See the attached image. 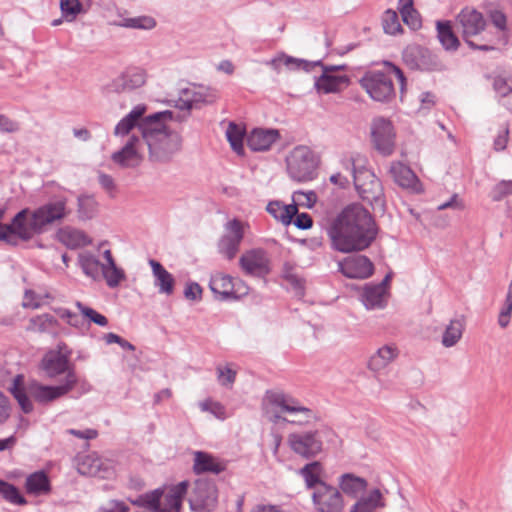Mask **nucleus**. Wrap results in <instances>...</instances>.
<instances>
[{"instance_id":"f257e3e1","label":"nucleus","mask_w":512,"mask_h":512,"mask_svg":"<svg viewBox=\"0 0 512 512\" xmlns=\"http://www.w3.org/2000/svg\"><path fill=\"white\" fill-rule=\"evenodd\" d=\"M376 234L371 214L359 204L347 206L328 228L332 248L342 253L368 248Z\"/></svg>"},{"instance_id":"f03ea898","label":"nucleus","mask_w":512,"mask_h":512,"mask_svg":"<svg viewBox=\"0 0 512 512\" xmlns=\"http://www.w3.org/2000/svg\"><path fill=\"white\" fill-rule=\"evenodd\" d=\"M171 119L172 112L163 111L145 117L140 124L142 138L153 161H167L181 148L180 135L166 124V121Z\"/></svg>"},{"instance_id":"7ed1b4c3","label":"nucleus","mask_w":512,"mask_h":512,"mask_svg":"<svg viewBox=\"0 0 512 512\" xmlns=\"http://www.w3.org/2000/svg\"><path fill=\"white\" fill-rule=\"evenodd\" d=\"M263 410L270 421H280L294 425H307L317 419L314 410L304 406L298 399L282 390H267L262 400Z\"/></svg>"},{"instance_id":"20e7f679","label":"nucleus","mask_w":512,"mask_h":512,"mask_svg":"<svg viewBox=\"0 0 512 512\" xmlns=\"http://www.w3.org/2000/svg\"><path fill=\"white\" fill-rule=\"evenodd\" d=\"M360 162V158L351 157L344 163L353 176L355 189L363 201L373 208L383 209L384 193L381 182L371 170L361 166Z\"/></svg>"},{"instance_id":"39448f33","label":"nucleus","mask_w":512,"mask_h":512,"mask_svg":"<svg viewBox=\"0 0 512 512\" xmlns=\"http://www.w3.org/2000/svg\"><path fill=\"white\" fill-rule=\"evenodd\" d=\"M387 68L388 72L369 71L360 79L361 87L378 102H387L395 96L392 75L399 81L401 91L405 87L406 79L402 70L392 63H388Z\"/></svg>"},{"instance_id":"423d86ee","label":"nucleus","mask_w":512,"mask_h":512,"mask_svg":"<svg viewBox=\"0 0 512 512\" xmlns=\"http://www.w3.org/2000/svg\"><path fill=\"white\" fill-rule=\"evenodd\" d=\"M285 161L287 173L293 181L303 183L316 178L319 159L308 146L294 147Z\"/></svg>"},{"instance_id":"0eeeda50","label":"nucleus","mask_w":512,"mask_h":512,"mask_svg":"<svg viewBox=\"0 0 512 512\" xmlns=\"http://www.w3.org/2000/svg\"><path fill=\"white\" fill-rule=\"evenodd\" d=\"M457 23L460 26L463 39L472 49L491 51L494 50V46L490 44L491 40L488 39L487 34L482 36V40L485 43H478L473 40L485 31L486 20L481 12L472 7L463 8L456 18Z\"/></svg>"},{"instance_id":"6e6552de","label":"nucleus","mask_w":512,"mask_h":512,"mask_svg":"<svg viewBox=\"0 0 512 512\" xmlns=\"http://www.w3.org/2000/svg\"><path fill=\"white\" fill-rule=\"evenodd\" d=\"M188 482L164 490L156 489L143 497L144 504L155 512H179L183 496L186 493Z\"/></svg>"},{"instance_id":"1a4fd4ad","label":"nucleus","mask_w":512,"mask_h":512,"mask_svg":"<svg viewBox=\"0 0 512 512\" xmlns=\"http://www.w3.org/2000/svg\"><path fill=\"white\" fill-rule=\"evenodd\" d=\"M209 286L220 300H237L249 293V287L244 281L223 273L212 275Z\"/></svg>"},{"instance_id":"9d476101","label":"nucleus","mask_w":512,"mask_h":512,"mask_svg":"<svg viewBox=\"0 0 512 512\" xmlns=\"http://www.w3.org/2000/svg\"><path fill=\"white\" fill-rule=\"evenodd\" d=\"M312 504L317 512H342L345 507L344 496L338 487L321 483L311 493Z\"/></svg>"},{"instance_id":"9b49d317","label":"nucleus","mask_w":512,"mask_h":512,"mask_svg":"<svg viewBox=\"0 0 512 512\" xmlns=\"http://www.w3.org/2000/svg\"><path fill=\"white\" fill-rule=\"evenodd\" d=\"M403 60L411 69L421 71H441L444 68L435 54L417 44L409 45L404 49Z\"/></svg>"},{"instance_id":"f8f14e48","label":"nucleus","mask_w":512,"mask_h":512,"mask_svg":"<svg viewBox=\"0 0 512 512\" xmlns=\"http://www.w3.org/2000/svg\"><path fill=\"white\" fill-rule=\"evenodd\" d=\"M395 130L392 122L384 117H376L371 123V138L375 149L389 156L395 148Z\"/></svg>"},{"instance_id":"ddd939ff","label":"nucleus","mask_w":512,"mask_h":512,"mask_svg":"<svg viewBox=\"0 0 512 512\" xmlns=\"http://www.w3.org/2000/svg\"><path fill=\"white\" fill-rule=\"evenodd\" d=\"M291 450L304 458H311L322 450L321 431L295 432L288 435Z\"/></svg>"},{"instance_id":"4468645a","label":"nucleus","mask_w":512,"mask_h":512,"mask_svg":"<svg viewBox=\"0 0 512 512\" xmlns=\"http://www.w3.org/2000/svg\"><path fill=\"white\" fill-rule=\"evenodd\" d=\"M77 381L76 373L74 371H69L64 383L59 386H47L38 382H32L28 386V391L36 401L40 403H47L66 395L74 388Z\"/></svg>"},{"instance_id":"2eb2a0df","label":"nucleus","mask_w":512,"mask_h":512,"mask_svg":"<svg viewBox=\"0 0 512 512\" xmlns=\"http://www.w3.org/2000/svg\"><path fill=\"white\" fill-rule=\"evenodd\" d=\"M314 66L322 67V74L315 80V88L320 93H336L349 82L346 75L335 74V71L343 69L344 66H325L321 61L313 62L312 67Z\"/></svg>"},{"instance_id":"dca6fc26","label":"nucleus","mask_w":512,"mask_h":512,"mask_svg":"<svg viewBox=\"0 0 512 512\" xmlns=\"http://www.w3.org/2000/svg\"><path fill=\"white\" fill-rule=\"evenodd\" d=\"M244 237V225L241 221L233 219L225 225V233L221 237L218 248L227 259H233Z\"/></svg>"},{"instance_id":"f3484780","label":"nucleus","mask_w":512,"mask_h":512,"mask_svg":"<svg viewBox=\"0 0 512 512\" xmlns=\"http://www.w3.org/2000/svg\"><path fill=\"white\" fill-rule=\"evenodd\" d=\"M57 348L46 353L41 361L42 369L50 378L73 371L69 366L70 351L67 350L66 345L59 344Z\"/></svg>"},{"instance_id":"a211bd4d","label":"nucleus","mask_w":512,"mask_h":512,"mask_svg":"<svg viewBox=\"0 0 512 512\" xmlns=\"http://www.w3.org/2000/svg\"><path fill=\"white\" fill-rule=\"evenodd\" d=\"M217 502V488L209 479L194 480V511L210 512Z\"/></svg>"},{"instance_id":"6ab92c4d","label":"nucleus","mask_w":512,"mask_h":512,"mask_svg":"<svg viewBox=\"0 0 512 512\" xmlns=\"http://www.w3.org/2000/svg\"><path fill=\"white\" fill-rule=\"evenodd\" d=\"M339 271L350 279H366L374 272V265L364 255H353L338 262Z\"/></svg>"},{"instance_id":"aec40b11","label":"nucleus","mask_w":512,"mask_h":512,"mask_svg":"<svg viewBox=\"0 0 512 512\" xmlns=\"http://www.w3.org/2000/svg\"><path fill=\"white\" fill-rule=\"evenodd\" d=\"M242 270L251 276L264 277L270 272L269 259L262 249H252L244 253L239 260Z\"/></svg>"},{"instance_id":"412c9836","label":"nucleus","mask_w":512,"mask_h":512,"mask_svg":"<svg viewBox=\"0 0 512 512\" xmlns=\"http://www.w3.org/2000/svg\"><path fill=\"white\" fill-rule=\"evenodd\" d=\"M112 161L122 168L137 167L142 160L140 153V139L132 136L127 143L111 155Z\"/></svg>"},{"instance_id":"4be33fe9","label":"nucleus","mask_w":512,"mask_h":512,"mask_svg":"<svg viewBox=\"0 0 512 512\" xmlns=\"http://www.w3.org/2000/svg\"><path fill=\"white\" fill-rule=\"evenodd\" d=\"M388 289L384 285L365 284L360 301L368 310L384 309L388 302Z\"/></svg>"},{"instance_id":"5701e85b","label":"nucleus","mask_w":512,"mask_h":512,"mask_svg":"<svg viewBox=\"0 0 512 512\" xmlns=\"http://www.w3.org/2000/svg\"><path fill=\"white\" fill-rule=\"evenodd\" d=\"M385 507L384 492L379 488H373L355 501L350 508V512H380Z\"/></svg>"},{"instance_id":"b1692460","label":"nucleus","mask_w":512,"mask_h":512,"mask_svg":"<svg viewBox=\"0 0 512 512\" xmlns=\"http://www.w3.org/2000/svg\"><path fill=\"white\" fill-rule=\"evenodd\" d=\"M226 462L204 451H194V474L211 473L218 475L225 471Z\"/></svg>"},{"instance_id":"393cba45","label":"nucleus","mask_w":512,"mask_h":512,"mask_svg":"<svg viewBox=\"0 0 512 512\" xmlns=\"http://www.w3.org/2000/svg\"><path fill=\"white\" fill-rule=\"evenodd\" d=\"M338 488L342 494L357 500L366 494L368 481L353 473H344L338 478Z\"/></svg>"},{"instance_id":"a878e982","label":"nucleus","mask_w":512,"mask_h":512,"mask_svg":"<svg viewBox=\"0 0 512 512\" xmlns=\"http://www.w3.org/2000/svg\"><path fill=\"white\" fill-rule=\"evenodd\" d=\"M148 263L152 270L154 286L158 289V292L167 296L172 295L175 287L173 275L160 262L154 259H150Z\"/></svg>"},{"instance_id":"bb28decb","label":"nucleus","mask_w":512,"mask_h":512,"mask_svg":"<svg viewBox=\"0 0 512 512\" xmlns=\"http://www.w3.org/2000/svg\"><path fill=\"white\" fill-rule=\"evenodd\" d=\"M278 138L276 129H254L247 137V145L253 151H267Z\"/></svg>"},{"instance_id":"cd10ccee","label":"nucleus","mask_w":512,"mask_h":512,"mask_svg":"<svg viewBox=\"0 0 512 512\" xmlns=\"http://www.w3.org/2000/svg\"><path fill=\"white\" fill-rule=\"evenodd\" d=\"M399 356V350L396 345L388 344L380 347L369 359L368 368L373 372H379L385 369Z\"/></svg>"},{"instance_id":"c85d7f7f","label":"nucleus","mask_w":512,"mask_h":512,"mask_svg":"<svg viewBox=\"0 0 512 512\" xmlns=\"http://www.w3.org/2000/svg\"><path fill=\"white\" fill-rule=\"evenodd\" d=\"M103 257L105 261L102 267L101 278L106 280L110 288H115L125 279V273L121 268L116 266L109 249L103 252Z\"/></svg>"},{"instance_id":"c756f323","label":"nucleus","mask_w":512,"mask_h":512,"mask_svg":"<svg viewBox=\"0 0 512 512\" xmlns=\"http://www.w3.org/2000/svg\"><path fill=\"white\" fill-rule=\"evenodd\" d=\"M389 171L399 186L416 190L419 181L410 167L401 162H394L391 164Z\"/></svg>"},{"instance_id":"7c9ffc66","label":"nucleus","mask_w":512,"mask_h":512,"mask_svg":"<svg viewBox=\"0 0 512 512\" xmlns=\"http://www.w3.org/2000/svg\"><path fill=\"white\" fill-rule=\"evenodd\" d=\"M145 112L146 107L144 105L135 106L123 119L118 122L114 129V134L116 136H126L134 127L138 126L140 128V124L145 119L142 118Z\"/></svg>"},{"instance_id":"2f4dec72","label":"nucleus","mask_w":512,"mask_h":512,"mask_svg":"<svg viewBox=\"0 0 512 512\" xmlns=\"http://www.w3.org/2000/svg\"><path fill=\"white\" fill-rule=\"evenodd\" d=\"M26 492L33 496L46 495L51 491L50 480L47 474L43 471H37L25 480Z\"/></svg>"},{"instance_id":"473e14b6","label":"nucleus","mask_w":512,"mask_h":512,"mask_svg":"<svg viewBox=\"0 0 512 512\" xmlns=\"http://www.w3.org/2000/svg\"><path fill=\"white\" fill-rule=\"evenodd\" d=\"M58 238L61 243L70 249L82 248L91 243V239L85 232L70 227L61 229Z\"/></svg>"},{"instance_id":"72a5a7b5","label":"nucleus","mask_w":512,"mask_h":512,"mask_svg":"<svg viewBox=\"0 0 512 512\" xmlns=\"http://www.w3.org/2000/svg\"><path fill=\"white\" fill-rule=\"evenodd\" d=\"M219 98L220 92L217 88L204 84H194V109H202L213 105Z\"/></svg>"},{"instance_id":"f704fd0d","label":"nucleus","mask_w":512,"mask_h":512,"mask_svg":"<svg viewBox=\"0 0 512 512\" xmlns=\"http://www.w3.org/2000/svg\"><path fill=\"white\" fill-rule=\"evenodd\" d=\"M197 406L200 412L218 421H225L231 416L227 407L212 397H206L202 400H199Z\"/></svg>"},{"instance_id":"c9c22d12","label":"nucleus","mask_w":512,"mask_h":512,"mask_svg":"<svg viewBox=\"0 0 512 512\" xmlns=\"http://www.w3.org/2000/svg\"><path fill=\"white\" fill-rule=\"evenodd\" d=\"M298 473L304 479L306 489L312 490V492L316 490L321 483H326L321 479L323 466L318 461L307 463Z\"/></svg>"},{"instance_id":"e433bc0d","label":"nucleus","mask_w":512,"mask_h":512,"mask_svg":"<svg viewBox=\"0 0 512 512\" xmlns=\"http://www.w3.org/2000/svg\"><path fill=\"white\" fill-rule=\"evenodd\" d=\"M78 263L83 271V273L93 279L100 280L102 267L104 266V262H100V260L91 252L85 251L79 254Z\"/></svg>"},{"instance_id":"4c0bfd02","label":"nucleus","mask_w":512,"mask_h":512,"mask_svg":"<svg viewBox=\"0 0 512 512\" xmlns=\"http://www.w3.org/2000/svg\"><path fill=\"white\" fill-rule=\"evenodd\" d=\"M464 328L465 321L463 318H455L450 320L442 335V345L446 348L455 346L462 338Z\"/></svg>"},{"instance_id":"58836bf2","label":"nucleus","mask_w":512,"mask_h":512,"mask_svg":"<svg viewBox=\"0 0 512 512\" xmlns=\"http://www.w3.org/2000/svg\"><path fill=\"white\" fill-rule=\"evenodd\" d=\"M267 211L276 220L288 225L291 223L293 216L298 212L296 204L284 205L280 201H271L267 205Z\"/></svg>"},{"instance_id":"ea45409f","label":"nucleus","mask_w":512,"mask_h":512,"mask_svg":"<svg viewBox=\"0 0 512 512\" xmlns=\"http://www.w3.org/2000/svg\"><path fill=\"white\" fill-rule=\"evenodd\" d=\"M268 64L272 67L273 70H275L276 72H280L283 66L290 70L302 69L305 71H310L313 63L307 62L302 59L294 58L286 54H281L273 58Z\"/></svg>"},{"instance_id":"a19ab883","label":"nucleus","mask_w":512,"mask_h":512,"mask_svg":"<svg viewBox=\"0 0 512 512\" xmlns=\"http://www.w3.org/2000/svg\"><path fill=\"white\" fill-rule=\"evenodd\" d=\"M78 471L83 475L106 477V469H103V462L96 454L85 456L78 464Z\"/></svg>"},{"instance_id":"79ce46f5","label":"nucleus","mask_w":512,"mask_h":512,"mask_svg":"<svg viewBox=\"0 0 512 512\" xmlns=\"http://www.w3.org/2000/svg\"><path fill=\"white\" fill-rule=\"evenodd\" d=\"M437 37L445 50L455 51L460 45L459 39L454 34L450 22L437 21Z\"/></svg>"},{"instance_id":"37998d69","label":"nucleus","mask_w":512,"mask_h":512,"mask_svg":"<svg viewBox=\"0 0 512 512\" xmlns=\"http://www.w3.org/2000/svg\"><path fill=\"white\" fill-rule=\"evenodd\" d=\"M98 213V203L93 196L81 195L77 199V216L81 221L93 219Z\"/></svg>"},{"instance_id":"c03bdc74","label":"nucleus","mask_w":512,"mask_h":512,"mask_svg":"<svg viewBox=\"0 0 512 512\" xmlns=\"http://www.w3.org/2000/svg\"><path fill=\"white\" fill-rule=\"evenodd\" d=\"M146 78V72L143 69L131 68L122 74L119 81L124 90H133L143 86Z\"/></svg>"},{"instance_id":"a18cd8bd","label":"nucleus","mask_w":512,"mask_h":512,"mask_svg":"<svg viewBox=\"0 0 512 512\" xmlns=\"http://www.w3.org/2000/svg\"><path fill=\"white\" fill-rule=\"evenodd\" d=\"M225 134L233 151L237 154H242L244 150L243 140L245 136V128L235 122H229Z\"/></svg>"},{"instance_id":"49530a36","label":"nucleus","mask_w":512,"mask_h":512,"mask_svg":"<svg viewBox=\"0 0 512 512\" xmlns=\"http://www.w3.org/2000/svg\"><path fill=\"white\" fill-rule=\"evenodd\" d=\"M56 325L57 320L53 316L42 314L30 319L27 330L38 333H51L54 332Z\"/></svg>"},{"instance_id":"de8ad7c7","label":"nucleus","mask_w":512,"mask_h":512,"mask_svg":"<svg viewBox=\"0 0 512 512\" xmlns=\"http://www.w3.org/2000/svg\"><path fill=\"white\" fill-rule=\"evenodd\" d=\"M22 376H17L10 387V392L17 400L21 410L28 414L33 411V403L30 398L26 395L24 388L21 386Z\"/></svg>"},{"instance_id":"09e8293b","label":"nucleus","mask_w":512,"mask_h":512,"mask_svg":"<svg viewBox=\"0 0 512 512\" xmlns=\"http://www.w3.org/2000/svg\"><path fill=\"white\" fill-rule=\"evenodd\" d=\"M237 368L233 363L218 364L216 366V377L218 383L226 388H231L236 380Z\"/></svg>"},{"instance_id":"8fccbe9b","label":"nucleus","mask_w":512,"mask_h":512,"mask_svg":"<svg viewBox=\"0 0 512 512\" xmlns=\"http://www.w3.org/2000/svg\"><path fill=\"white\" fill-rule=\"evenodd\" d=\"M0 496L14 505H26L27 500L20 494L16 486L0 479Z\"/></svg>"},{"instance_id":"3c124183","label":"nucleus","mask_w":512,"mask_h":512,"mask_svg":"<svg viewBox=\"0 0 512 512\" xmlns=\"http://www.w3.org/2000/svg\"><path fill=\"white\" fill-rule=\"evenodd\" d=\"M384 32L390 35H397L402 32V26L396 11L388 9L382 16Z\"/></svg>"},{"instance_id":"603ef678","label":"nucleus","mask_w":512,"mask_h":512,"mask_svg":"<svg viewBox=\"0 0 512 512\" xmlns=\"http://www.w3.org/2000/svg\"><path fill=\"white\" fill-rule=\"evenodd\" d=\"M117 25L132 29L151 30L156 26V21L150 16H139L133 18H125Z\"/></svg>"},{"instance_id":"864d4df0","label":"nucleus","mask_w":512,"mask_h":512,"mask_svg":"<svg viewBox=\"0 0 512 512\" xmlns=\"http://www.w3.org/2000/svg\"><path fill=\"white\" fill-rule=\"evenodd\" d=\"M283 278L296 296L302 297L304 295L305 281L292 268L285 267Z\"/></svg>"},{"instance_id":"5fc2aeb1","label":"nucleus","mask_w":512,"mask_h":512,"mask_svg":"<svg viewBox=\"0 0 512 512\" xmlns=\"http://www.w3.org/2000/svg\"><path fill=\"white\" fill-rule=\"evenodd\" d=\"M60 10L65 21L72 22L82 12V4L79 0H60Z\"/></svg>"},{"instance_id":"6e6d98bb","label":"nucleus","mask_w":512,"mask_h":512,"mask_svg":"<svg viewBox=\"0 0 512 512\" xmlns=\"http://www.w3.org/2000/svg\"><path fill=\"white\" fill-rule=\"evenodd\" d=\"M76 307L83 314V316L88 318L93 323H95V324H97L99 326H106L107 325V323H108L107 318L104 315H102V314L98 313L97 311H95L94 309L89 308V307L83 305L81 302H76Z\"/></svg>"},{"instance_id":"4d7b16f0","label":"nucleus","mask_w":512,"mask_h":512,"mask_svg":"<svg viewBox=\"0 0 512 512\" xmlns=\"http://www.w3.org/2000/svg\"><path fill=\"white\" fill-rule=\"evenodd\" d=\"M401 17L403 22L412 30H418L422 26L421 16L415 8L401 13Z\"/></svg>"},{"instance_id":"13d9d810","label":"nucleus","mask_w":512,"mask_h":512,"mask_svg":"<svg viewBox=\"0 0 512 512\" xmlns=\"http://www.w3.org/2000/svg\"><path fill=\"white\" fill-rule=\"evenodd\" d=\"M512 194V180H502L497 183L492 190V198L499 201Z\"/></svg>"},{"instance_id":"bf43d9fd","label":"nucleus","mask_w":512,"mask_h":512,"mask_svg":"<svg viewBox=\"0 0 512 512\" xmlns=\"http://www.w3.org/2000/svg\"><path fill=\"white\" fill-rule=\"evenodd\" d=\"M509 139V127L505 125L503 129L498 133L497 137L494 139L493 147L495 151H503L507 147Z\"/></svg>"},{"instance_id":"052dcab7","label":"nucleus","mask_w":512,"mask_h":512,"mask_svg":"<svg viewBox=\"0 0 512 512\" xmlns=\"http://www.w3.org/2000/svg\"><path fill=\"white\" fill-rule=\"evenodd\" d=\"M494 89L499 96V99L506 98L512 93V88L507 84L504 78L498 77L493 83Z\"/></svg>"},{"instance_id":"680f3d73","label":"nucleus","mask_w":512,"mask_h":512,"mask_svg":"<svg viewBox=\"0 0 512 512\" xmlns=\"http://www.w3.org/2000/svg\"><path fill=\"white\" fill-rule=\"evenodd\" d=\"M490 18L493 25L500 31L507 29V18L506 15L500 10H494L490 13Z\"/></svg>"},{"instance_id":"e2e57ef3","label":"nucleus","mask_w":512,"mask_h":512,"mask_svg":"<svg viewBox=\"0 0 512 512\" xmlns=\"http://www.w3.org/2000/svg\"><path fill=\"white\" fill-rule=\"evenodd\" d=\"M10 417V403L8 398L0 392V425Z\"/></svg>"},{"instance_id":"0e129e2a","label":"nucleus","mask_w":512,"mask_h":512,"mask_svg":"<svg viewBox=\"0 0 512 512\" xmlns=\"http://www.w3.org/2000/svg\"><path fill=\"white\" fill-rule=\"evenodd\" d=\"M313 221L309 214L307 213H296V218L294 221V225L299 229H308L312 226Z\"/></svg>"},{"instance_id":"69168bd1","label":"nucleus","mask_w":512,"mask_h":512,"mask_svg":"<svg viewBox=\"0 0 512 512\" xmlns=\"http://www.w3.org/2000/svg\"><path fill=\"white\" fill-rule=\"evenodd\" d=\"M448 208H453V209H458V210L463 209V204H462L461 200H459L458 194H456V193L453 194L448 201L438 205V207H437V209L439 211L448 209Z\"/></svg>"},{"instance_id":"338daca9","label":"nucleus","mask_w":512,"mask_h":512,"mask_svg":"<svg viewBox=\"0 0 512 512\" xmlns=\"http://www.w3.org/2000/svg\"><path fill=\"white\" fill-rule=\"evenodd\" d=\"M98 180L100 185L109 193L115 191L116 185L114 179L107 174L99 173Z\"/></svg>"},{"instance_id":"774afa93","label":"nucleus","mask_w":512,"mask_h":512,"mask_svg":"<svg viewBox=\"0 0 512 512\" xmlns=\"http://www.w3.org/2000/svg\"><path fill=\"white\" fill-rule=\"evenodd\" d=\"M0 130L2 132L12 133L18 130V125L5 115H0Z\"/></svg>"}]
</instances>
